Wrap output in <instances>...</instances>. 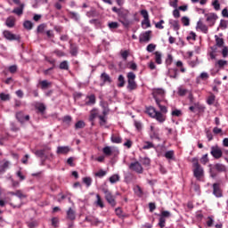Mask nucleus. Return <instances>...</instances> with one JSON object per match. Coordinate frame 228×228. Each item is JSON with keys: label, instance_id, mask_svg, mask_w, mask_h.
Segmentation results:
<instances>
[{"label": "nucleus", "instance_id": "nucleus-1", "mask_svg": "<svg viewBox=\"0 0 228 228\" xmlns=\"http://www.w3.org/2000/svg\"><path fill=\"white\" fill-rule=\"evenodd\" d=\"M152 95L160 111L163 113H168V109H167V106L161 104L162 102L167 103V100L165 99V90L161 88H155L152 91Z\"/></svg>", "mask_w": 228, "mask_h": 228}, {"label": "nucleus", "instance_id": "nucleus-2", "mask_svg": "<svg viewBox=\"0 0 228 228\" xmlns=\"http://www.w3.org/2000/svg\"><path fill=\"white\" fill-rule=\"evenodd\" d=\"M146 113L151 118H156L157 121L159 122L160 124H163V122L167 120V113H163L161 110L158 111L154 107L146 108Z\"/></svg>", "mask_w": 228, "mask_h": 228}, {"label": "nucleus", "instance_id": "nucleus-3", "mask_svg": "<svg viewBox=\"0 0 228 228\" xmlns=\"http://www.w3.org/2000/svg\"><path fill=\"white\" fill-rule=\"evenodd\" d=\"M192 167L194 177H196L198 181H200V179L204 177V168H202V167H200V164H199V159H192Z\"/></svg>", "mask_w": 228, "mask_h": 228}, {"label": "nucleus", "instance_id": "nucleus-4", "mask_svg": "<svg viewBox=\"0 0 228 228\" xmlns=\"http://www.w3.org/2000/svg\"><path fill=\"white\" fill-rule=\"evenodd\" d=\"M127 90H129L130 92H133V90H136L137 88V85H136V81H134L136 79V75L134 72H128L127 73Z\"/></svg>", "mask_w": 228, "mask_h": 228}, {"label": "nucleus", "instance_id": "nucleus-5", "mask_svg": "<svg viewBox=\"0 0 228 228\" xmlns=\"http://www.w3.org/2000/svg\"><path fill=\"white\" fill-rule=\"evenodd\" d=\"M210 149H211L210 154L216 159H220V158H222V156H224V152L222 151V148H220L218 145H214Z\"/></svg>", "mask_w": 228, "mask_h": 228}, {"label": "nucleus", "instance_id": "nucleus-6", "mask_svg": "<svg viewBox=\"0 0 228 228\" xmlns=\"http://www.w3.org/2000/svg\"><path fill=\"white\" fill-rule=\"evenodd\" d=\"M141 15L143 17V20L142 21V26L144 29H147V28H151V20H149V12L147 10H142Z\"/></svg>", "mask_w": 228, "mask_h": 228}, {"label": "nucleus", "instance_id": "nucleus-7", "mask_svg": "<svg viewBox=\"0 0 228 228\" xmlns=\"http://www.w3.org/2000/svg\"><path fill=\"white\" fill-rule=\"evenodd\" d=\"M129 168L130 170L136 172V174H143V167H142V164L138 161L132 162L129 165Z\"/></svg>", "mask_w": 228, "mask_h": 228}, {"label": "nucleus", "instance_id": "nucleus-8", "mask_svg": "<svg viewBox=\"0 0 228 228\" xmlns=\"http://www.w3.org/2000/svg\"><path fill=\"white\" fill-rule=\"evenodd\" d=\"M3 35H4V37L9 41L20 40V36L15 35L13 33L10 32L9 30H4L3 32Z\"/></svg>", "mask_w": 228, "mask_h": 228}, {"label": "nucleus", "instance_id": "nucleus-9", "mask_svg": "<svg viewBox=\"0 0 228 228\" xmlns=\"http://www.w3.org/2000/svg\"><path fill=\"white\" fill-rule=\"evenodd\" d=\"M205 16L208 26H215V22H216V19H218V16L214 12L208 13Z\"/></svg>", "mask_w": 228, "mask_h": 228}, {"label": "nucleus", "instance_id": "nucleus-10", "mask_svg": "<svg viewBox=\"0 0 228 228\" xmlns=\"http://www.w3.org/2000/svg\"><path fill=\"white\" fill-rule=\"evenodd\" d=\"M151 35H152V31L151 30L142 33L139 37V41L145 42V43L151 42Z\"/></svg>", "mask_w": 228, "mask_h": 228}, {"label": "nucleus", "instance_id": "nucleus-11", "mask_svg": "<svg viewBox=\"0 0 228 228\" xmlns=\"http://www.w3.org/2000/svg\"><path fill=\"white\" fill-rule=\"evenodd\" d=\"M213 195H215V197H217L218 199L224 196V194L222 193V189H220V183L213 184Z\"/></svg>", "mask_w": 228, "mask_h": 228}, {"label": "nucleus", "instance_id": "nucleus-12", "mask_svg": "<svg viewBox=\"0 0 228 228\" xmlns=\"http://www.w3.org/2000/svg\"><path fill=\"white\" fill-rule=\"evenodd\" d=\"M16 118L19 122L24 124V122H28L29 120V115L24 116V112L20 111L16 113Z\"/></svg>", "mask_w": 228, "mask_h": 228}, {"label": "nucleus", "instance_id": "nucleus-13", "mask_svg": "<svg viewBox=\"0 0 228 228\" xmlns=\"http://www.w3.org/2000/svg\"><path fill=\"white\" fill-rule=\"evenodd\" d=\"M100 79L102 82L101 84V86H104V85H106V83H111V77L106 72H103L101 74Z\"/></svg>", "mask_w": 228, "mask_h": 228}, {"label": "nucleus", "instance_id": "nucleus-14", "mask_svg": "<svg viewBox=\"0 0 228 228\" xmlns=\"http://www.w3.org/2000/svg\"><path fill=\"white\" fill-rule=\"evenodd\" d=\"M105 199L110 206H116L117 202L115 201V197L111 195V192L106 191H105Z\"/></svg>", "mask_w": 228, "mask_h": 228}, {"label": "nucleus", "instance_id": "nucleus-15", "mask_svg": "<svg viewBox=\"0 0 228 228\" xmlns=\"http://www.w3.org/2000/svg\"><path fill=\"white\" fill-rule=\"evenodd\" d=\"M150 136L152 140H159V129L154 128L153 126H151V134Z\"/></svg>", "mask_w": 228, "mask_h": 228}, {"label": "nucleus", "instance_id": "nucleus-16", "mask_svg": "<svg viewBox=\"0 0 228 228\" xmlns=\"http://www.w3.org/2000/svg\"><path fill=\"white\" fill-rule=\"evenodd\" d=\"M48 151H51V148H45L43 150H37L34 152V154H36V156H37V158H47V156H45V152H47Z\"/></svg>", "mask_w": 228, "mask_h": 228}, {"label": "nucleus", "instance_id": "nucleus-17", "mask_svg": "<svg viewBox=\"0 0 228 228\" xmlns=\"http://www.w3.org/2000/svg\"><path fill=\"white\" fill-rule=\"evenodd\" d=\"M87 101L86 102V106H94L96 102L95 94H91L86 96Z\"/></svg>", "mask_w": 228, "mask_h": 228}, {"label": "nucleus", "instance_id": "nucleus-18", "mask_svg": "<svg viewBox=\"0 0 228 228\" xmlns=\"http://www.w3.org/2000/svg\"><path fill=\"white\" fill-rule=\"evenodd\" d=\"M70 148L69 146H59L57 148V154H69Z\"/></svg>", "mask_w": 228, "mask_h": 228}, {"label": "nucleus", "instance_id": "nucleus-19", "mask_svg": "<svg viewBox=\"0 0 228 228\" xmlns=\"http://www.w3.org/2000/svg\"><path fill=\"white\" fill-rule=\"evenodd\" d=\"M97 117L99 118V110L93 109L90 111V116H89L90 122H94V120H95V118H97Z\"/></svg>", "mask_w": 228, "mask_h": 228}, {"label": "nucleus", "instance_id": "nucleus-20", "mask_svg": "<svg viewBox=\"0 0 228 228\" xmlns=\"http://www.w3.org/2000/svg\"><path fill=\"white\" fill-rule=\"evenodd\" d=\"M169 24H170L171 28H173V29L175 31H179V29H181V26L179 25V21L178 20H169Z\"/></svg>", "mask_w": 228, "mask_h": 228}, {"label": "nucleus", "instance_id": "nucleus-21", "mask_svg": "<svg viewBox=\"0 0 228 228\" xmlns=\"http://www.w3.org/2000/svg\"><path fill=\"white\" fill-rule=\"evenodd\" d=\"M24 6L25 4H20V7L18 8H14L12 10V13H15L16 15H22V13H24Z\"/></svg>", "mask_w": 228, "mask_h": 228}, {"label": "nucleus", "instance_id": "nucleus-22", "mask_svg": "<svg viewBox=\"0 0 228 228\" xmlns=\"http://www.w3.org/2000/svg\"><path fill=\"white\" fill-rule=\"evenodd\" d=\"M154 55H155V62L158 65H161V63H163V60H162L163 54L161 53V52H155Z\"/></svg>", "mask_w": 228, "mask_h": 228}, {"label": "nucleus", "instance_id": "nucleus-23", "mask_svg": "<svg viewBox=\"0 0 228 228\" xmlns=\"http://www.w3.org/2000/svg\"><path fill=\"white\" fill-rule=\"evenodd\" d=\"M197 28L200 29V31H202V33H208V26H206V24L202 23V21H198Z\"/></svg>", "mask_w": 228, "mask_h": 228}, {"label": "nucleus", "instance_id": "nucleus-24", "mask_svg": "<svg viewBox=\"0 0 228 228\" xmlns=\"http://www.w3.org/2000/svg\"><path fill=\"white\" fill-rule=\"evenodd\" d=\"M67 218L69 220H76V212L72 210V208H69V210L67 211Z\"/></svg>", "mask_w": 228, "mask_h": 228}, {"label": "nucleus", "instance_id": "nucleus-25", "mask_svg": "<svg viewBox=\"0 0 228 228\" xmlns=\"http://www.w3.org/2000/svg\"><path fill=\"white\" fill-rule=\"evenodd\" d=\"M10 167V161L4 160V164L0 166V174H3V172H6L8 168Z\"/></svg>", "mask_w": 228, "mask_h": 228}, {"label": "nucleus", "instance_id": "nucleus-26", "mask_svg": "<svg viewBox=\"0 0 228 228\" xmlns=\"http://www.w3.org/2000/svg\"><path fill=\"white\" fill-rule=\"evenodd\" d=\"M5 24L8 28H13V26H15V18L12 16L7 18Z\"/></svg>", "mask_w": 228, "mask_h": 228}, {"label": "nucleus", "instance_id": "nucleus-27", "mask_svg": "<svg viewBox=\"0 0 228 228\" xmlns=\"http://www.w3.org/2000/svg\"><path fill=\"white\" fill-rule=\"evenodd\" d=\"M125 85H126V78L122 75H119L118 77V88L124 87Z\"/></svg>", "mask_w": 228, "mask_h": 228}, {"label": "nucleus", "instance_id": "nucleus-28", "mask_svg": "<svg viewBox=\"0 0 228 228\" xmlns=\"http://www.w3.org/2000/svg\"><path fill=\"white\" fill-rule=\"evenodd\" d=\"M109 181L111 184H115V183H118L120 181V175H113L109 178Z\"/></svg>", "mask_w": 228, "mask_h": 228}, {"label": "nucleus", "instance_id": "nucleus-29", "mask_svg": "<svg viewBox=\"0 0 228 228\" xmlns=\"http://www.w3.org/2000/svg\"><path fill=\"white\" fill-rule=\"evenodd\" d=\"M102 152L105 154V156H111L113 153V149L110 146H106L102 149Z\"/></svg>", "mask_w": 228, "mask_h": 228}, {"label": "nucleus", "instance_id": "nucleus-30", "mask_svg": "<svg viewBox=\"0 0 228 228\" xmlns=\"http://www.w3.org/2000/svg\"><path fill=\"white\" fill-rule=\"evenodd\" d=\"M225 66H227V61L219 60L216 62V67H219V69H224Z\"/></svg>", "mask_w": 228, "mask_h": 228}, {"label": "nucleus", "instance_id": "nucleus-31", "mask_svg": "<svg viewBox=\"0 0 228 228\" xmlns=\"http://www.w3.org/2000/svg\"><path fill=\"white\" fill-rule=\"evenodd\" d=\"M215 99H216V96H215V94H211L208 99H207V103L211 106L213 104H215Z\"/></svg>", "mask_w": 228, "mask_h": 228}, {"label": "nucleus", "instance_id": "nucleus-32", "mask_svg": "<svg viewBox=\"0 0 228 228\" xmlns=\"http://www.w3.org/2000/svg\"><path fill=\"white\" fill-rule=\"evenodd\" d=\"M110 140L112 143H122V138L118 135H112Z\"/></svg>", "mask_w": 228, "mask_h": 228}, {"label": "nucleus", "instance_id": "nucleus-33", "mask_svg": "<svg viewBox=\"0 0 228 228\" xmlns=\"http://www.w3.org/2000/svg\"><path fill=\"white\" fill-rule=\"evenodd\" d=\"M215 38L216 45H217V47H224V38L218 37V36H216Z\"/></svg>", "mask_w": 228, "mask_h": 228}, {"label": "nucleus", "instance_id": "nucleus-34", "mask_svg": "<svg viewBox=\"0 0 228 228\" xmlns=\"http://www.w3.org/2000/svg\"><path fill=\"white\" fill-rule=\"evenodd\" d=\"M40 85H41L42 90H45V88H49V86H51L52 84L47 80H43L40 82Z\"/></svg>", "mask_w": 228, "mask_h": 228}, {"label": "nucleus", "instance_id": "nucleus-35", "mask_svg": "<svg viewBox=\"0 0 228 228\" xmlns=\"http://www.w3.org/2000/svg\"><path fill=\"white\" fill-rule=\"evenodd\" d=\"M23 28L28 30L33 29V22H31L30 20L24 21Z\"/></svg>", "mask_w": 228, "mask_h": 228}, {"label": "nucleus", "instance_id": "nucleus-36", "mask_svg": "<svg viewBox=\"0 0 228 228\" xmlns=\"http://www.w3.org/2000/svg\"><path fill=\"white\" fill-rule=\"evenodd\" d=\"M168 74H169V77H173V79L177 78V69H169Z\"/></svg>", "mask_w": 228, "mask_h": 228}, {"label": "nucleus", "instance_id": "nucleus-37", "mask_svg": "<svg viewBox=\"0 0 228 228\" xmlns=\"http://www.w3.org/2000/svg\"><path fill=\"white\" fill-rule=\"evenodd\" d=\"M215 168L217 172H225V166L223 164H216Z\"/></svg>", "mask_w": 228, "mask_h": 228}, {"label": "nucleus", "instance_id": "nucleus-38", "mask_svg": "<svg viewBox=\"0 0 228 228\" xmlns=\"http://www.w3.org/2000/svg\"><path fill=\"white\" fill-rule=\"evenodd\" d=\"M227 27H228V20H221L220 24H219V28L221 29H227Z\"/></svg>", "mask_w": 228, "mask_h": 228}, {"label": "nucleus", "instance_id": "nucleus-39", "mask_svg": "<svg viewBox=\"0 0 228 228\" xmlns=\"http://www.w3.org/2000/svg\"><path fill=\"white\" fill-rule=\"evenodd\" d=\"M70 54L73 56H77V46L70 45Z\"/></svg>", "mask_w": 228, "mask_h": 228}, {"label": "nucleus", "instance_id": "nucleus-40", "mask_svg": "<svg viewBox=\"0 0 228 228\" xmlns=\"http://www.w3.org/2000/svg\"><path fill=\"white\" fill-rule=\"evenodd\" d=\"M153 147H154V143H152V142H144V145L142 146V149H143L144 151H147V150H149V149H153Z\"/></svg>", "mask_w": 228, "mask_h": 228}, {"label": "nucleus", "instance_id": "nucleus-41", "mask_svg": "<svg viewBox=\"0 0 228 228\" xmlns=\"http://www.w3.org/2000/svg\"><path fill=\"white\" fill-rule=\"evenodd\" d=\"M60 69L61 70H69V62L67 61L61 62Z\"/></svg>", "mask_w": 228, "mask_h": 228}, {"label": "nucleus", "instance_id": "nucleus-42", "mask_svg": "<svg viewBox=\"0 0 228 228\" xmlns=\"http://www.w3.org/2000/svg\"><path fill=\"white\" fill-rule=\"evenodd\" d=\"M108 27H109L110 29H118V22H117V21H111V22L108 23Z\"/></svg>", "mask_w": 228, "mask_h": 228}, {"label": "nucleus", "instance_id": "nucleus-43", "mask_svg": "<svg viewBox=\"0 0 228 228\" xmlns=\"http://www.w3.org/2000/svg\"><path fill=\"white\" fill-rule=\"evenodd\" d=\"M83 183L88 187L92 186V178L91 177H84Z\"/></svg>", "mask_w": 228, "mask_h": 228}, {"label": "nucleus", "instance_id": "nucleus-44", "mask_svg": "<svg viewBox=\"0 0 228 228\" xmlns=\"http://www.w3.org/2000/svg\"><path fill=\"white\" fill-rule=\"evenodd\" d=\"M173 61H174V57L172 56V54H168L166 59V65L168 67V66L172 65Z\"/></svg>", "mask_w": 228, "mask_h": 228}, {"label": "nucleus", "instance_id": "nucleus-45", "mask_svg": "<svg viewBox=\"0 0 228 228\" xmlns=\"http://www.w3.org/2000/svg\"><path fill=\"white\" fill-rule=\"evenodd\" d=\"M36 108L37 110H38V111H40L41 113H44L45 110V105L44 103H37Z\"/></svg>", "mask_w": 228, "mask_h": 228}, {"label": "nucleus", "instance_id": "nucleus-46", "mask_svg": "<svg viewBox=\"0 0 228 228\" xmlns=\"http://www.w3.org/2000/svg\"><path fill=\"white\" fill-rule=\"evenodd\" d=\"M162 218H170L172 216V214L169 211H162L161 214L159 215Z\"/></svg>", "mask_w": 228, "mask_h": 228}, {"label": "nucleus", "instance_id": "nucleus-47", "mask_svg": "<svg viewBox=\"0 0 228 228\" xmlns=\"http://www.w3.org/2000/svg\"><path fill=\"white\" fill-rule=\"evenodd\" d=\"M85 127V121H78L75 124V129H83Z\"/></svg>", "mask_w": 228, "mask_h": 228}, {"label": "nucleus", "instance_id": "nucleus-48", "mask_svg": "<svg viewBox=\"0 0 228 228\" xmlns=\"http://www.w3.org/2000/svg\"><path fill=\"white\" fill-rule=\"evenodd\" d=\"M213 224H215V219H213V216H208L207 218V225H208V227H213Z\"/></svg>", "mask_w": 228, "mask_h": 228}, {"label": "nucleus", "instance_id": "nucleus-49", "mask_svg": "<svg viewBox=\"0 0 228 228\" xmlns=\"http://www.w3.org/2000/svg\"><path fill=\"white\" fill-rule=\"evenodd\" d=\"M176 67H178L180 69L181 72H183V73L186 72V69H184V67L183 66V61H177Z\"/></svg>", "mask_w": 228, "mask_h": 228}, {"label": "nucleus", "instance_id": "nucleus-50", "mask_svg": "<svg viewBox=\"0 0 228 228\" xmlns=\"http://www.w3.org/2000/svg\"><path fill=\"white\" fill-rule=\"evenodd\" d=\"M96 205L100 208H104V203H102V200H101V196L99 194L96 195Z\"/></svg>", "mask_w": 228, "mask_h": 228}, {"label": "nucleus", "instance_id": "nucleus-51", "mask_svg": "<svg viewBox=\"0 0 228 228\" xmlns=\"http://www.w3.org/2000/svg\"><path fill=\"white\" fill-rule=\"evenodd\" d=\"M155 50H156V45L154 44L148 45L146 48V51H148V53H154Z\"/></svg>", "mask_w": 228, "mask_h": 228}, {"label": "nucleus", "instance_id": "nucleus-52", "mask_svg": "<svg viewBox=\"0 0 228 228\" xmlns=\"http://www.w3.org/2000/svg\"><path fill=\"white\" fill-rule=\"evenodd\" d=\"M212 6H214V9L218 12V10H220V2H218V0H214L212 2Z\"/></svg>", "mask_w": 228, "mask_h": 228}, {"label": "nucleus", "instance_id": "nucleus-53", "mask_svg": "<svg viewBox=\"0 0 228 228\" xmlns=\"http://www.w3.org/2000/svg\"><path fill=\"white\" fill-rule=\"evenodd\" d=\"M166 222H167V219H166L165 217L159 216V226L160 228L165 227Z\"/></svg>", "mask_w": 228, "mask_h": 228}, {"label": "nucleus", "instance_id": "nucleus-54", "mask_svg": "<svg viewBox=\"0 0 228 228\" xmlns=\"http://www.w3.org/2000/svg\"><path fill=\"white\" fill-rule=\"evenodd\" d=\"M165 158L167 159H172L174 158V151H168L165 153Z\"/></svg>", "mask_w": 228, "mask_h": 228}, {"label": "nucleus", "instance_id": "nucleus-55", "mask_svg": "<svg viewBox=\"0 0 228 228\" xmlns=\"http://www.w3.org/2000/svg\"><path fill=\"white\" fill-rule=\"evenodd\" d=\"M1 101H10V94H6L4 93L0 94Z\"/></svg>", "mask_w": 228, "mask_h": 228}, {"label": "nucleus", "instance_id": "nucleus-56", "mask_svg": "<svg viewBox=\"0 0 228 228\" xmlns=\"http://www.w3.org/2000/svg\"><path fill=\"white\" fill-rule=\"evenodd\" d=\"M142 165H144L145 167H149V165H151V159L149 158H143L142 159Z\"/></svg>", "mask_w": 228, "mask_h": 228}, {"label": "nucleus", "instance_id": "nucleus-57", "mask_svg": "<svg viewBox=\"0 0 228 228\" xmlns=\"http://www.w3.org/2000/svg\"><path fill=\"white\" fill-rule=\"evenodd\" d=\"M200 79H202L203 81H206V79H209V74H208V72H202L200 75Z\"/></svg>", "mask_w": 228, "mask_h": 228}, {"label": "nucleus", "instance_id": "nucleus-58", "mask_svg": "<svg viewBox=\"0 0 228 228\" xmlns=\"http://www.w3.org/2000/svg\"><path fill=\"white\" fill-rule=\"evenodd\" d=\"M104 175H106V171L102 169L95 173L96 177H104Z\"/></svg>", "mask_w": 228, "mask_h": 228}, {"label": "nucleus", "instance_id": "nucleus-59", "mask_svg": "<svg viewBox=\"0 0 228 228\" xmlns=\"http://www.w3.org/2000/svg\"><path fill=\"white\" fill-rule=\"evenodd\" d=\"M10 179H11L12 188H19L20 183L18 181L13 180V178L12 177Z\"/></svg>", "mask_w": 228, "mask_h": 228}, {"label": "nucleus", "instance_id": "nucleus-60", "mask_svg": "<svg viewBox=\"0 0 228 228\" xmlns=\"http://www.w3.org/2000/svg\"><path fill=\"white\" fill-rule=\"evenodd\" d=\"M185 94H188V90L184 88L178 89V95H180L181 97L184 96Z\"/></svg>", "mask_w": 228, "mask_h": 228}, {"label": "nucleus", "instance_id": "nucleus-61", "mask_svg": "<svg viewBox=\"0 0 228 228\" xmlns=\"http://www.w3.org/2000/svg\"><path fill=\"white\" fill-rule=\"evenodd\" d=\"M121 56L123 58V60H127V56H129V51L126 50V51H121Z\"/></svg>", "mask_w": 228, "mask_h": 228}, {"label": "nucleus", "instance_id": "nucleus-62", "mask_svg": "<svg viewBox=\"0 0 228 228\" xmlns=\"http://www.w3.org/2000/svg\"><path fill=\"white\" fill-rule=\"evenodd\" d=\"M209 161V159H208V154H205L202 156V158L200 159V162L203 165H206V163H208Z\"/></svg>", "mask_w": 228, "mask_h": 228}, {"label": "nucleus", "instance_id": "nucleus-63", "mask_svg": "<svg viewBox=\"0 0 228 228\" xmlns=\"http://www.w3.org/2000/svg\"><path fill=\"white\" fill-rule=\"evenodd\" d=\"M182 23L183 26H190V19H188V17H183Z\"/></svg>", "mask_w": 228, "mask_h": 228}, {"label": "nucleus", "instance_id": "nucleus-64", "mask_svg": "<svg viewBox=\"0 0 228 228\" xmlns=\"http://www.w3.org/2000/svg\"><path fill=\"white\" fill-rule=\"evenodd\" d=\"M222 54H223V58H227L228 57V48H227V46H224V48L222 50Z\"/></svg>", "mask_w": 228, "mask_h": 228}]
</instances>
